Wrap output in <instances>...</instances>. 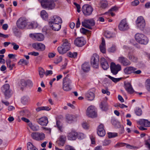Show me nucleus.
Returning a JSON list of instances; mask_svg holds the SVG:
<instances>
[{
  "label": "nucleus",
  "mask_w": 150,
  "mask_h": 150,
  "mask_svg": "<svg viewBox=\"0 0 150 150\" xmlns=\"http://www.w3.org/2000/svg\"><path fill=\"white\" fill-rule=\"evenodd\" d=\"M37 120L39 124L43 126H46L48 122L47 118L45 116L42 117Z\"/></svg>",
  "instance_id": "obj_23"
},
{
  "label": "nucleus",
  "mask_w": 150,
  "mask_h": 150,
  "mask_svg": "<svg viewBox=\"0 0 150 150\" xmlns=\"http://www.w3.org/2000/svg\"><path fill=\"white\" fill-rule=\"evenodd\" d=\"M55 127H57L60 132H64V128L62 123L59 120L57 121L56 125L55 126Z\"/></svg>",
  "instance_id": "obj_30"
},
{
  "label": "nucleus",
  "mask_w": 150,
  "mask_h": 150,
  "mask_svg": "<svg viewBox=\"0 0 150 150\" xmlns=\"http://www.w3.org/2000/svg\"><path fill=\"white\" fill-rule=\"evenodd\" d=\"M79 117L78 115H67L66 118L67 122L69 123H71L75 122L77 120V119Z\"/></svg>",
  "instance_id": "obj_19"
},
{
  "label": "nucleus",
  "mask_w": 150,
  "mask_h": 150,
  "mask_svg": "<svg viewBox=\"0 0 150 150\" xmlns=\"http://www.w3.org/2000/svg\"><path fill=\"white\" fill-rule=\"evenodd\" d=\"M127 148L130 149L137 150L138 149L139 147L138 146L131 145L127 144Z\"/></svg>",
  "instance_id": "obj_44"
},
{
  "label": "nucleus",
  "mask_w": 150,
  "mask_h": 150,
  "mask_svg": "<svg viewBox=\"0 0 150 150\" xmlns=\"http://www.w3.org/2000/svg\"><path fill=\"white\" fill-rule=\"evenodd\" d=\"M51 108L48 106H42L39 107L36 109V110L37 111H39L41 110H50Z\"/></svg>",
  "instance_id": "obj_37"
},
{
  "label": "nucleus",
  "mask_w": 150,
  "mask_h": 150,
  "mask_svg": "<svg viewBox=\"0 0 150 150\" xmlns=\"http://www.w3.org/2000/svg\"><path fill=\"white\" fill-rule=\"evenodd\" d=\"M28 60H26L23 59H20L18 62V63L20 64H24L25 65H27L28 63Z\"/></svg>",
  "instance_id": "obj_45"
},
{
  "label": "nucleus",
  "mask_w": 150,
  "mask_h": 150,
  "mask_svg": "<svg viewBox=\"0 0 150 150\" xmlns=\"http://www.w3.org/2000/svg\"><path fill=\"white\" fill-rule=\"evenodd\" d=\"M74 4L76 6L77 8V11L78 13H79L81 11L80 10L81 8L80 5L76 2H74Z\"/></svg>",
  "instance_id": "obj_55"
},
{
  "label": "nucleus",
  "mask_w": 150,
  "mask_h": 150,
  "mask_svg": "<svg viewBox=\"0 0 150 150\" xmlns=\"http://www.w3.org/2000/svg\"><path fill=\"white\" fill-rule=\"evenodd\" d=\"M138 124L145 127H150V121L148 120L144 119H141L137 121Z\"/></svg>",
  "instance_id": "obj_26"
},
{
  "label": "nucleus",
  "mask_w": 150,
  "mask_h": 150,
  "mask_svg": "<svg viewBox=\"0 0 150 150\" xmlns=\"http://www.w3.org/2000/svg\"><path fill=\"white\" fill-rule=\"evenodd\" d=\"M17 26L18 27L21 29L24 28L27 25H29V28H33V24L31 23H28L27 21L24 18H21L17 21Z\"/></svg>",
  "instance_id": "obj_2"
},
{
  "label": "nucleus",
  "mask_w": 150,
  "mask_h": 150,
  "mask_svg": "<svg viewBox=\"0 0 150 150\" xmlns=\"http://www.w3.org/2000/svg\"><path fill=\"white\" fill-rule=\"evenodd\" d=\"M118 8L116 6H114L109 10V11H117L118 10Z\"/></svg>",
  "instance_id": "obj_64"
},
{
  "label": "nucleus",
  "mask_w": 150,
  "mask_h": 150,
  "mask_svg": "<svg viewBox=\"0 0 150 150\" xmlns=\"http://www.w3.org/2000/svg\"><path fill=\"white\" fill-rule=\"evenodd\" d=\"M86 98L88 100H92L95 97L94 93L92 92H88L86 93L85 95Z\"/></svg>",
  "instance_id": "obj_32"
},
{
  "label": "nucleus",
  "mask_w": 150,
  "mask_h": 150,
  "mask_svg": "<svg viewBox=\"0 0 150 150\" xmlns=\"http://www.w3.org/2000/svg\"><path fill=\"white\" fill-rule=\"evenodd\" d=\"M98 134L100 137H103L105 134V132L104 129V126L102 124H100L98 127L97 129Z\"/></svg>",
  "instance_id": "obj_25"
},
{
  "label": "nucleus",
  "mask_w": 150,
  "mask_h": 150,
  "mask_svg": "<svg viewBox=\"0 0 150 150\" xmlns=\"http://www.w3.org/2000/svg\"><path fill=\"white\" fill-rule=\"evenodd\" d=\"M81 68L84 72H87L90 70V67L88 63L85 62L81 66Z\"/></svg>",
  "instance_id": "obj_33"
},
{
  "label": "nucleus",
  "mask_w": 150,
  "mask_h": 150,
  "mask_svg": "<svg viewBox=\"0 0 150 150\" xmlns=\"http://www.w3.org/2000/svg\"><path fill=\"white\" fill-rule=\"evenodd\" d=\"M118 60L122 65L124 66H129L131 64L130 62L127 59L123 56L119 57Z\"/></svg>",
  "instance_id": "obj_20"
},
{
  "label": "nucleus",
  "mask_w": 150,
  "mask_h": 150,
  "mask_svg": "<svg viewBox=\"0 0 150 150\" xmlns=\"http://www.w3.org/2000/svg\"><path fill=\"white\" fill-rule=\"evenodd\" d=\"M128 57L131 60L134 62H136L137 60V58L131 53H129L128 54Z\"/></svg>",
  "instance_id": "obj_36"
},
{
  "label": "nucleus",
  "mask_w": 150,
  "mask_h": 150,
  "mask_svg": "<svg viewBox=\"0 0 150 150\" xmlns=\"http://www.w3.org/2000/svg\"><path fill=\"white\" fill-rule=\"evenodd\" d=\"M136 23L137 27L141 30H143L145 27V21L142 16H140L138 17Z\"/></svg>",
  "instance_id": "obj_9"
},
{
  "label": "nucleus",
  "mask_w": 150,
  "mask_h": 150,
  "mask_svg": "<svg viewBox=\"0 0 150 150\" xmlns=\"http://www.w3.org/2000/svg\"><path fill=\"white\" fill-rule=\"evenodd\" d=\"M137 69L133 67H126L124 69V71L125 73L127 74H130L133 73V71L134 70H136Z\"/></svg>",
  "instance_id": "obj_29"
},
{
  "label": "nucleus",
  "mask_w": 150,
  "mask_h": 150,
  "mask_svg": "<svg viewBox=\"0 0 150 150\" xmlns=\"http://www.w3.org/2000/svg\"><path fill=\"white\" fill-rule=\"evenodd\" d=\"M4 55H0V63L1 64H5V60L4 59H3L4 57Z\"/></svg>",
  "instance_id": "obj_53"
},
{
  "label": "nucleus",
  "mask_w": 150,
  "mask_h": 150,
  "mask_svg": "<svg viewBox=\"0 0 150 150\" xmlns=\"http://www.w3.org/2000/svg\"><path fill=\"white\" fill-rule=\"evenodd\" d=\"M69 75H67L63 78L62 82V88L65 91H68L71 90V81L69 78Z\"/></svg>",
  "instance_id": "obj_5"
},
{
  "label": "nucleus",
  "mask_w": 150,
  "mask_h": 150,
  "mask_svg": "<svg viewBox=\"0 0 150 150\" xmlns=\"http://www.w3.org/2000/svg\"><path fill=\"white\" fill-rule=\"evenodd\" d=\"M100 107L102 110L106 111L108 110V105L107 104H100Z\"/></svg>",
  "instance_id": "obj_38"
},
{
  "label": "nucleus",
  "mask_w": 150,
  "mask_h": 150,
  "mask_svg": "<svg viewBox=\"0 0 150 150\" xmlns=\"http://www.w3.org/2000/svg\"><path fill=\"white\" fill-rule=\"evenodd\" d=\"M108 134L110 138L115 137L117 136V134L116 133L108 132Z\"/></svg>",
  "instance_id": "obj_46"
},
{
  "label": "nucleus",
  "mask_w": 150,
  "mask_h": 150,
  "mask_svg": "<svg viewBox=\"0 0 150 150\" xmlns=\"http://www.w3.org/2000/svg\"><path fill=\"white\" fill-rule=\"evenodd\" d=\"M30 99L28 97L24 96L21 99V102L23 103H25L29 102Z\"/></svg>",
  "instance_id": "obj_43"
},
{
  "label": "nucleus",
  "mask_w": 150,
  "mask_h": 150,
  "mask_svg": "<svg viewBox=\"0 0 150 150\" xmlns=\"http://www.w3.org/2000/svg\"><path fill=\"white\" fill-rule=\"evenodd\" d=\"M77 53L76 52H74L73 53L69 52L68 54V56L69 57L75 58L77 57Z\"/></svg>",
  "instance_id": "obj_48"
},
{
  "label": "nucleus",
  "mask_w": 150,
  "mask_h": 150,
  "mask_svg": "<svg viewBox=\"0 0 150 150\" xmlns=\"http://www.w3.org/2000/svg\"><path fill=\"white\" fill-rule=\"evenodd\" d=\"M99 56L96 54H94L91 58V63L93 67L97 68L98 67Z\"/></svg>",
  "instance_id": "obj_10"
},
{
  "label": "nucleus",
  "mask_w": 150,
  "mask_h": 150,
  "mask_svg": "<svg viewBox=\"0 0 150 150\" xmlns=\"http://www.w3.org/2000/svg\"><path fill=\"white\" fill-rule=\"evenodd\" d=\"M124 87L126 91L129 94H132L134 92V91L132 88L131 84L130 83H125Z\"/></svg>",
  "instance_id": "obj_21"
},
{
  "label": "nucleus",
  "mask_w": 150,
  "mask_h": 150,
  "mask_svg": "<svg viewBox=\"0 0 150 150\" xmlns=\"http://www.w3.org/2000/svg\"><path fill=\"white\" fill-rule=\"evenodd\" d=\"M135 38L137 42L141 44L146 45L149 41L147 38L142 33L136 34L135 35Z\"/></svg>",
  "instance_id": "obj_4"
},
{
  "label": "nucleus",
  "mask_w": 150,
  "mask_h": 150,
  "mask_svg": "<svg viewBox=\"0 0 150 150\" xmlns=\"http://www.w3.org/2000/svg\"><path fill=\"white\" fill-rule=\"evenodd\" d=\"M9 88V85L8 84H6L4 85L1 88L2 91L4 93L6 98H9L11 96Z\"/></svg>",
  "instance_id": "obj_14"
},
{
  "label": "nucleus",
  "mask_w": 150,
  "mask_h": 150,
  "mask_svg": "<svg viewBox=\"0 0 150 150\" xmlns=\"http://www.w3.org/2000/svg\"><path fill=\"white\" fill-rule=\"evenodd\" d=\"M32 137L37 141L43 140L45 138V135L42 132H33L31 134Z\"/></svg>",
  "instance_id": "obj_12"
},
{
  "label": "nucleus",
  "mask_w": 150,
  "mask_h": 150,
  "mask_svg": "<svg viewBox=\"0 0 150 150\" xmlns=\"http://www.w3.org/2000/svg\"><path fill=\"white\" fill-rule=\"evenodd\" d=\"M145 144L148 148L150 149V137L148 140L145 141Z\"/></svg>",
  "instance_id": "obj_56"
},
{
  "label": "nucleus",
  "mask_w": 150,
  "mask_h": 150,
  "mask_svg": "<svg viewBox=\"0 0 150 150\" xmlns=\"http://www.w3.org/2000/svg\"><path fill=\"white\" fill-rule=\"evenodd\" d=\"M40 14L41 17L43 19L46 20L48 19V15L45 10H43L40 13Z\"/></svg>",
  "instance_id": "obj_34"
},
{
  "label": "nucleus",
  "mask_w": 150,
  "mask_h": 150,
  "mask_svg": "<svg viewBox=\"0 0 150 150\" xmlns=\"http://www.w3.org/2000/svg\"><path fill=\"white\" fill-rule=\"evenodd\" d=\"M92 7L88 4L83 5L82 7V11L84 15L86 16L91 15L93 11Z\"/></svg>",
  "instance_id": "obj_7"
},
{
  "label": "nucleus",
  "mask_w": 150,
  "mask_h": 150,
  "mask_svg": "<svg viewBox=\"0 0 150 150\" xmlns=\"http://www.w3.org/2000/svg\"><path fill=\"white\" fill-rule=\"evenodd\" d=\"M146 82L147 83L146 86V89L149 92H150V79H147Z\"/></svg>",
  "instance_id": "obj_47"
},
{
  "label": "nucleus",
  "mask_w": 150,
  "mask_h": 150,
  "mask_svg": "<svg viewBox=\"0 0 150 150\" xmlns=\"http://www.w3.org/2000/svg\"><path fill=\"white\" fill-rule=\"evenodd\" d=\"M110 68L112 73L113 74L116 75L118 72L121 70V66L119 64L116 65L114 62H111Z\"/></svg>",
  "instance_id": "obj_13"
},
{
  "label": "nucleus",
  "mask_w": 150,
  "mask_h": 150,
  "mask_svg": "<svg viewBox=\"0 0 150 150\" xmlns=\"http://www.w3.org/2000/svg\"><path fill=\"white\" fill-rule=\"evenodd\" d=\"M29 36L32 39L39 41H42L44 39V35L41 33H31L29 34Z\"/></svg>",
  "instance_id": "obj_15"
},
{
  "label": "nucleus",
  "mask_w": 150,
  "mask_h": 150,
  "mask_svg": "<svg viewBox=\"0 0 150 150\" xmlns=\"http://www.w3.org/2000/svg\"><path fill=\"white\" fill-rule=\"evenodd\" d=\"M100 61L102 67L104 70H106L109 68V65L104 58H101Z\"/></svg>",
  "instance_id": "obj_28"
},
{
  "label": "nucleus",
  "mask_w": 150,
  "mask_h": 150,
  "mask_svg": "<svg viewBox=\"0 0 150 150\" xmlns=\"http://www.w3.org/2000/svg\"><path fill=\"white\" fill-rule=\"evenodd\" d=\"M62 23H49L50 27L54 30L57 31L61 28Z\"/></svg>",
  "instance_id": "obj_27"
},
{
  "label": "nucleus",
  "mask_w": 150,
  "mask_h": 150,
  "mask_svg": "<svg viewBox=\"0 0 150 150\" xmlns=\"http://www.w3.org/2000/svg\"><path fill=\"white\" fill-rule=\"evenodd\" d=\"M80 31L81 33L83 34H85L86 33L88 32V30L85 29L84 28H82L80 29Z\"/></svg>",
  "instance_id": "obj_57"
},
{
  "label": "nucleus",
  "mask_w": 150,
  "mask_h": 150,
  "mask_svg": "<svg viewBox=\"0 0 150 150\" xmlns=\"http://www.w3.org/2000/svg\"><path fill=\"white\" fill-rule=\"evenodd\" d=\"M62 23L61 18L57 15H54L51 17L49 23Z\"/></svg>",
  "instance_id": "obj_22"
},
{
  "label": "nucleus",
  "mask_w": 150,
  "mask_h": 150,
  "mask_svg": "<svg viewBox=\"0 0 150 150\" xmlns=\"http://www.w3.org/2000/svg\"><path fill=\"white\" fill-rule=\"evenodd\" d=\"M139 3V1L137 0H135L134 1L132 2L131 5L133 6H136Z\"/></svg>",
  "instance_id": "obj_60"
},
{
  "label": "nucleus",
  "mask_w": 150,
  "mask_h": 150,
  "mask_svg": "<svg viewBox=\"0 0 150 150\" xmlns=\"http://www.w3.org/2000/svg\"><path fill=\"white\" fill-rule=\"evenodd\" d=\"M127 144H126L123 142H119L115 146V147H123L126 146L127 147Z\"/></svg>",
  "instance_id": "obj_40"
},
{
  "label": "nucleus",
  "mask_w": 150,
  "mask_h": 150,
  "mask_svg": "<svg viewBox=\"0 0 150 150\" xmlns=\"http://www.w3.org/2000/svg\"><path fill=\"white\" fill-rule=\"evenodd\" d=\"M28 126L33 131H37L38 129V126L33 125L31 123H29L28 124Z\"/></svg>",
  "instance_id": "obj_39"
},
{
  "label": "nucleus",
  "mask_w": 150,
  "mask_h": 150,
  "mask_svg": "<svg viewBox=\"0 0 150 150\" xmlns=\"http://www.w3.org/2000/svg\"><path fill=\"white\" fill-rule=\"evenodd\" d=\"M110 140L105 139L104 140L103 144L104 146H107L110 144Z\"/></svg>",
  "instance_id": "obj_58"
},
{
  "label": "nucleus",
  "mask_w": 150,
  "mask_h": 150,
  "mask_svg": "<svg viewBox=\"0 0 150 150\" xmlns=\"http://www.w3.org/2000/svg\"><path fill=\"white\" fill-rule=\"evenodd\" d=\"M11 45L13 46V49L15 50H17L19 48V45L14 42H12Z\"/></svg>",
  "instance_id": "obj_54"
},
{
  "label": "nucleus",
  "mask_w": 150,
  "mask_h": 150,
  "mask_svg": "<svg viewBox=\"0 0 150 150\" xmlns=\"http://www.w3.org/2000/svg\"><path fill=\"white\" fill-rule=\"evenodd\" d=\"M83 134L82 133L78 134L74 131H71L67 135L68 139L71 140H75L78 137V139H82L83 138Z\"/></svg>",
  "instance_id": "obj_8"
},
{
  "label": "nucleus",
  "mask_w": 150,
  "mask_h": 150,
  "mask_svg": "<svg viewBox=\"0 0 150 150\" xmlns=\"http://www.w3.org/2000/svg\"><path fill=\"white\" fill-rule=\"evenodd\" d=\"M104 36L106 38H110L112 37V34L110 32L106 31L104 33Z\"/></svg>",
  "instance_id": "obj_50"
},
{
  "label": "nucleus",
  "mask_w": 150,
  "mask_h": 150,
  "mask_svg": "<svg viewBox=\"0 0 150 150\" xmlns=\"http://www.w3.org/2000/svg\"><path fill=\"white\" fill-rule=\"evenodd\" d=\"M102 92L103 94H106L108 95H109L110 94V91L107 90L102 89Z\"/></svg>",
  "instance_id": "obj_63"
},
{
  "label": "nucleus",
  "mask_w": 150,
  "mask_h": 150,
  "mask_svg": "<svg viewBox=\"0 0 150 150\" xmlns=\"http://www.w3.org/2000/svg\"><path fill=\"white\" fill-rule=\"evenodd\" d=\"M65 150H75V149L72 146L67 145L65 147Z\"/></svg>",
  "instance_id": "obj_59"
},
{
  "label": "nucleus",
  "mask_w": 150,
  "mask_h": 150,
  "mask_svg": "<svg viewBox=\"0 0 150 150\" xmlns=\"http://www.w3.org/2000/svg\"><path fill=\"white\" fill-rule=\"evenodd\" d=\"M32 46L34 49L40 51H43L45 48V45L41 43H34L32 44Z\"/></svg>",
  "instance_id": "obj_17"
},
{
  "label": "nucleus",
  "mask_w": 150,
  "mask_h": 150,
  "mask_svg": "<svg viewBox=\"0 0 150 150\" xmlns=\"http://www.w3.org/2000/svg\"><path fill=\"white\" fill-rule=\"evenodd\" d=\"M39 74L41 78H42L44 75L45 74V71L43 69H40L39 71Z\"/></svg>",
  "instance_id": "obj_51"
},
{
  "label": "nucleus",
  "mask_w": 150,
  "mask_h": 150,
  "mask_svg": "<svg viewBox=\"0 0 150 150\" xmlns=\"http://www.w3.org/2000/svg\"><path fill=\"white\" fill-rule=\"evenodd\" d=\"M11 62V60L9 59H7L6 60V62L7 67H9L10 68H11H11L10 66Z\"/></svg>",
  "instance_id": "obj_62"
},
{
  "label": "nucleus",
  "mask_w": 150,
  "mask_h": 150,
  "mask_svg": "<svg viewBox=\"0 0 150 150\" xmlns=\"http://www.w3.org/2000/svg\"><path fill=\"white\" fill-rule=\"evenodd\" d=\"M82 26L87 28L91 29L92 27L95 25V22L93 19L84 20L81 22Z\"/></svg>",
  "instance_id": "obj_11"
},
{
  "label": "nucleus",
  "mask_w": 150,
  "mask_h": 150,
  "mask_svg": "<svg viewBox=\"0 0 150 150\" xmlns=\"http://www.w3.org/2000/svg\"><path fill=\"white\" fill-rule=\"evenodd\" d=\"M27 149L28 150H38L35 146L30 142H29L27 143Z\"/></svg>",
  "instance_id": "obj_35"
},
{
  "label": "nucleus",
  "mask_w": 150,
  "mask_h": 150,
  "mask_svg": "<svg viewBox=\"0 0 150 150\" xmlns=\"http://www.w3.org/2000/svg\"><path fill=\"white\" fill-rule=\"evenodd\" d=\"M70 45L68 40L65 39L63 40V43L60 46L58 47L57 50L59 52L63 54L66 52L70 49Z\"/></svg>",
  "instance_id": "obj_3"
},
{
  "label": "nucleus",
  "mask_w": 150,
  "mask_h": 150,
  "mask_svg": "<svg viewBox=\"0 0 150 150\" xmlns=\"http://www.w3.org/2000/svg\"><path fill=\"white\" fill-rule=\"evenodd\" d=\"M116 50V47L114 45H113L108 49V51L110 52H114Z\"/></svg>",
  "instance_id": "obj_52"
},
{
  "label": "nucleus",
  "mask_w": 150,
  "mask_h": 150,
  "mask_svg": "<svg viewBox=\"0 0 150 150\" xmlns=\"http://www.w3.org/2000/svg\"><path fill=\"white\" fill-rule=\"evenodd\" d=\"M119 29L124 31L129 29V27L126 20L123 19L121 21L118 26Z\"/></svg>",
  "instance_id": "obj_16"
},
{
  "label": "nucleus",
  "mask_w": 150,
  "mask_h": 150,
  "mask_svg": "<svg viewBox=\"0 0 150 150\" xmlns=\"http://www.w3.org/2000/svg\"><path fill=\"white\" fill-rule=\"evenodd\" d=\"M42 7L44 9L52 10L54 8L56 0H38Z\"/></svg>",
  "instance_id": "obj_1"
},
{
  "label": "nucleus",
  "mask_w": 150,
  "mask_h": 150,
  "mask_svg": "<svg viewBox=\"0 0 150 150\" xmlns=\"http://www.w3.org/2000/svg\"><path fill=\"white\" fill-rule=\"evenodd\" d=\"M86 114L88 117L92 118L96 117L97 116L96 108L93 105H91L87 109Z\"/></svg>",
  "instance_id": "obj_6"
},
{
  "label": "nucleus",
  "mask_w": 150,
  "mask_h": 150,
  "mask_svg": "<svg viewBox=\"0 0 150 150\" xmlns=\"http://www.w3.org/2000/svg\"><path fill=\"white\" fill-rule=\"evenodd\" d=\"M66 140V137L64 135L60 136L59 138L56 141L57 144L61 146H64Z\"/></svg>",
  "instance_id": "obj_24"
},
{
  "label": "nucleus",
  "mask_w": 150,
  "mask_h": 150,
  "mask_svg": "<svg viewBox=\"0 0 150 150\" xmlns=\"http://www.w3.org/2000/svg\"><path fill=\"white\" fill-rule=\"evenodd\" d=\"M100 4V7L103 8H105L108 5L106 1H102L101 2Z\"/></svg>",
  "instance_id": "obj_49"
},
{
  "label": "nucleus",
  "mask_w": 150,
  "mask_h": 150,
  "mask_svg": "<svg viewBox=\"0 0 150 150\" xmlns=\"http://www.w3.org/2000/svg\"><path fill=\"white\" fill-rule=\"evenodd\" d=\"M86 43V41L83 37L77 38L74 41L75 45L78 47H82Z\"/></svg>",
  "instance_id": "obj_18"
},
{
  "label": "nucleus",
  "mask_w": 150,
  "mask_h": 150,
  "mask_svg": "<svg viewBox=\"0 0 150 150\" xmlns=\"http://www.w3.org/2000/svg\"><path fill=\"white\" fill-rule=\"evenodd\" d=\"M136 114L138 116H141L142 114V111L141 109L139 108H137L135 110Z\"/></svg>",
  "instance_id": "obj_42"
},
{
  "label": "nucleus",
  "mask_w": 150,
  "mask_h": 150,
  "mask_svg": "<svg viewBox=\"0 0 150 150\" xmlns=\"http://www.w3.org/2000/svg\"><path fill=\"white\" fill-rule=\"evenodd\" d=\"M105 47V40L104 39L102 38V43L100 45L99 47L100 51L103 53H105L106 52Z\"/></svg>",
  "instance_id": "obj_31"
},
{
  "label": "nucleus",
  "mask_w": 150,
  "mask_h": 150,
  "mask_svg": "<svg viewBox=\"0 0 150 150\" xmlns=\"http://www.w3.org/2000/svg\"><path fill=\"white\" fill-rule=\"evenodd\" d=\"M27 85L29 87H32L33 85V83L31 81L28 80L27 81Z\"/></svg>",
  "instance_id": "obj_61"
},
{
  "label": "nucleus",
  "mask_w": 150,
  "mask_h": 150,
  "mask_svg": "<svg viewBox=\"0 0 150 150\" xmlns=\"http://www.w3.org/2000/svg\"><path fill=\"white\" fill-rule=\"evenodd\" d=\"M108 77L110 78L111 80H112L113 82L115 83H117L121 79V78H115L113 77L110 75H108Z\"/></svg>",
  "instance_id": "obj_41"
}]
</instances>
